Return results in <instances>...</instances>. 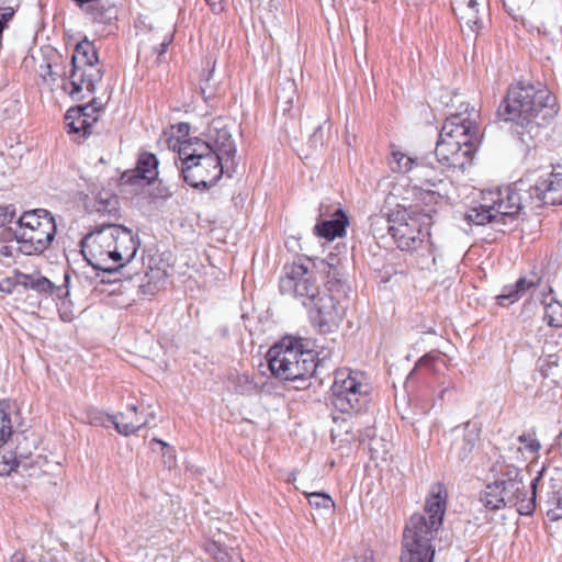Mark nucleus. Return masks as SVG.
<instances>
[{"label": "nucleus", "mask_w": 562, "mask_h": 562, "mask_svg": "<svg viewBox=\"0 0 562 562\" xmlns=\"http://www.w3.org/2000/svg\"><path fill=\"white\" fill-rule=\"evenodd\" d=\"M557 113L554 100L546 86L524 81L509 86L497 110L499 120L510 122L513 133L526 145L539 135L541 125Z\"/></svg>", "instance_id": "nucleus-1"}, {"label": "nucleus", "mask_w": 562, "mask_h": 562, "mask_svg": "<svg viewBox=\"0 0 562 562\" xmlns=\"http://www.w3.org/2000/svg\"><path fill=\"white\" fill-rule=\"evenodd\" d=\"M452 102L459 103L460 111L450 113L446 119L435 155L440 165L462 169L473 160L479 144V131L473 117L474 109L460 100V95H456Z\"/></svg>", "instance_id": "nucleus-2"}, {"label": "nucleus", "mask_w": 562, "mask_h": 562, "mask_svg": "<svg viewBox=\"0 0 562 562\" xmlns=\"http://www.w3.org/2000/svg\"><path fill=\"white\" fill-rule=\"evenodd\" d=\"M138 246L132 231L122 225L108 224L83 238L81 251L95 270L112 274L135 258Z\"/></svg>", "instance_id": "nucleus-3"}, {"label": "nucleus", "mask_w": 562, "mask_h": 562, "mask_svg": "<svg viewBox=\"0 0 562 562\" xmlns=\"http://www.w3.org/2000/svg\"><path fill=\"white\" fill-rule=\"evenodd\" d=\"M169 148L181 161V175L186 183L194 189L206 190L215 186L224 172V162L198 137L170 138Z\"/></svg>", "instance_id": "nucleus-4"}, {"label": "nucleus", "mask_w": 562, "mask_h": 562, "mask_svg": "<svg viewBox=\"0 0 562 562\" xmlns=\"http://www.w3.org/2000/svg\"><path fill=\"white\" fill-rule=\"evenodd\" d=\"M531 180V176H528L513 186L482 191L479 205L465 213V221L473 225L513 222L522 210L520 192L527 190V182Z\"/></svg>", "instance_id": "nucleus-5"}, {"label": "nucleus", "mask_w": 562, "mask_h": 562, "mask_svg": "<svg viewBox=\"0 0 562 562\" xmlns=\"http://www.w3.org/2000/svg\"><path fill=\"white\" fill-rule=\"evenodd\" d=\"M269 369L278 379L304 381L316 370V353L302 338L286 336L274 344L267 353Z\"/></svg>", "instance_id": "nucleus-6"}, {"label": "nucleus", "mask_w": 562, "mask_h": 562, "mask_svg": "<svg viewBox=\"0 0 562 562\" xmlns=\"http://www.w3.org/2000/svg\"><path fill=\"white\" fill-rule=\"evenodd\" d=\"M338 261L339 259L336 256L331 254L328 256V281L323 293L307 307L312 325L321 333L334 331L346 314L344 300L350 286L340 279V273L336 267Z\"/></svg>", "instance_id": "nucleus-7"}, {"label": "nucleus", "mask_w": 562, "mask_h": 562, "mask_svg": "<svg viewBox=\"0 0 562 562\" xmlns=\"http://www.w3.org/2000/svg\"><path fill=\"white\" fill-rule=\"evenodd\" d=\"M11 228L20 252L26 256L40 255L52 244L56 235V223L44 209L24 212Z\"/></svg>", "instance_id": "nucleus-8"}, {"label": "nucleus", "mask_w": 562, "mask_h": 562, "mask_svg": "<svg viewBox=\"0 0 562 562\" xmlns=\"http://www.w3.org/2000/svg\"><path fill=\"white\" fill-rule=\"evenodd\" d=\"M446 512V496L439 487L425 504V514H414L403 533V548H417L434 551L431 544L435 532L440 528Z\"/></svg>", "instance_id": "nucleus-9"}, {"label": "nucleus", "mask_w": 562, "mask_h": 562, "mask_svg": "<svg viewBox=\"0 0 562 562\" xmlns=\"http://www.w3.org/2000/svg\"><path fill=\"white\" fill-rule=\"evenodd\" d=\"M330 392L335 409L347 415L363 411L371 401V387L366 374L349 368L334 372Z\"/></svg>", "instance_id": "nucleus-10"}, {"label": "nucleus", "mask_w": 562, "mask_h": 562, "mask_svg": "<svg viewBox=\"0 0 562 562\" xmlns=\"http://www.w3.org/2000/svg\"><path fill=\"white\" fill-rule=\"evenodd\" d=\"M102 77L103 71L93 43L88 40L79 42L71 57V68L67 81L64 82V89L74 99L83 90L93 93Z\"/></svg>", "instance_id": "nucleus-11"}, {"label": "nucleus", "mask_w": 562, "mask_h": 562, "mask_svg": "<svg viewBox=\"0 0 562 562\" xmlns=\"http://www.w3.org/2000/svg\"><path fill=\"white\" fill-rule=\"evenodd\" d=\"M492 472L495 476V484L499 485L502 497L508 507H516L519 515H531L536 508V488L540 476L531 480L530 491L526 488L521 471L505 462H496Z\"/></svg>", "instance_id": "nucleus-12"}, {"label": "nucleus", "mask_w": 562, "mask_h": 562, "mask_svg": "<svg viewBox=\"0 0 562 562\" xmlns=\"http://www.w3.org/2000/svg\"><path fill=\"white\" fill-rule=\"evenodd\" d=\"M280 292L300 302L306 310L323 293L316 273L305 265L294 262L284 267L279 282Z\"/></svg>", "instance_id": "nucleus-13"}, {"label": "nucleus", "mask_w": 562, "mask_h": 562, "mask_svg": "<svg viewBox=\"0 0 562 562\" xmlns=\"http://www.w3.org/2000/svg\"><path fill=\"white\" fill-rule=\"evenodd\" d=\"M432 224L431 210L411 207L404 211L393 228V239L401 250H416L429 235Z\"/></svg>", "instance_id": "nucleus-14"}, {"label": "nucleus", "mask_w": 562, "mask_h": 562, "mask_svg": "<svg viewBox=\"0 0 562 562\" xmlns=\"http://www.w3.org/2000/svg\"><path fill=\"white\" fill-rule=\"evenodd\" d=\"M412 180L416 188H419L425 198L429 200L438 199H453V186L446 181L441 176L430 166L417 161L413 172Z\"/></svg>", "instance_id": "nucleus-15"}, {"label": "nucleus", "mask_w": 562, "mask_h": 562, "mask_svg": "<svg viewBox=\"0 0 562 562\" xmlns=\"http://www.w3.org/2000/svg\"><path fill=\"white\" fill-rule=\"evenodd\" d=\"M16 284L22 285L26 290H32L44 297L54 300H64L69 296L70 274L65 272L64 283L56 285L40 272L15 274Z\"/></svg>", "instance_id": "nucleus-16"}, {"label": "nucleus", "mask_w": 562, "mask_h": 562, "mask_svg": "<svg viewBox=\"0 0 562 562\" xmlns=\"http://www.w3.org/2000/svg\"><path fill=\"white\" fill-rule=\"evenodd\" d=\"M528 191L531 199L536 198L542 204H562V172L541 175Z\"/></svg>", "instance_id": "nucleus-17"}, {"label": "nucleus", "mask_w": 562, "mask_h": 562, "mask_svg": "<svg viewBox=\"0 0 562 562\" xmlns=\"http://www.w3.org/2000/svg\"><path fill=\"white\" fill-rule=\"evenodd\" d=\"M99 111L100 108L97 106L94 100L83 105L70 108L65 114V124L68 133H81L82 136L90 135L93 124L98 121Z\"/></svg>", "instance_id": "nucleus-18"}, {"label": "nucleus", "mask_w": 562, "mask_h": 562, "mask_svg": "<svg viewBox=\"0 0 562 562\" xmlns=\"http://www.w3.org/2000/svg\"><path fill=\"white\" fill-rule=\"evenodd\" d=\"M469 427L470 424L467 423L463 427H456L451 431L453 441L450 447L449 458L459 463L468 461L479 438L477 429L475 427L469 429Z\"/></svg>", "instance_id": "nucleus-19"}, {"label": "nucleus", "mask_w": 562, "mask_h": 562, "mask_svg": "<svg viewBox=\"0 0 562 562\" xmlns=\"http://www.w3.org/2000/svg\"><path fill=\"white\" fill-rule=\"evenodd\" d=\"M15 412L14 405L7 400H0V448L12 434V415ZM19 467L16 457L0 454V474L10 473Z\"/></svg>", "instance_id": "nucleus-20"}, {"label": "nucleus", "mask_w": 562, "mask_h": 562, "mask_svg": "<svg viewBox=\"0 0 562 562\" xmlns=\"http://www.w3.org/2000/svg\"><path fill=\"white\" fill-rule=\"evenodd\" d=\"M106 418L114 425L119 434L130 436L148 425L150 420L155 418V414L148 413L143 417L137 414V406L135 404H130L127 405L125 413L108 415Z\"/></svg>", "instance_id": "nucleus-21"}, {"label": "nucleus", "mask_w": 562, "mask_h": 562, "mask_svg": "<svg viewBox=\"0 0 562 562\" xmlns=\"http://www.w3.org/2000/svg\"><path fill=\"white\" fill-rule=\"evenodd\" d=\"M203 144H206L210 153H214L223 162L233 160L236 155V145L227 128L210 127L207 140H203Z\"/></svg>", "instance_id": "nucleus-22"}, {"label": "nucleus", "mask_w": 562, "mask_h": 562, "mask_svg": "<svg viewBox=\"0 0 562 562\" xmlns=\"http://www.w3.org/2000/svg\"><path fill=\"white\" fill-rule=\"evenodd\" d=\"M541 278L537 273L519 278L514 284L505 285L496 296L499 306L507 307L519 301L528 290L536 288Z\"/></svg>", "instance_id": "nucleus-23"}, {"label": "nucleus", "mask_w": 562, "mask_h": 562, "mask_svg": "<svg viewBox=\"0 0 562 562\" xmlns=\"http://www.w3.org/2000/svg\"><path fill=\"white\" fill-rule=\"evenodd\" d=\"M157 168V157L154 154L144 153L139 156L136 168L124 172L122 180L126 183H134L137 179L150 183L158 175Z\"/></svg>", "instance_id": "nucleus-24"}, {"label": "nucleus", "mask_w": 562, "mask_h": 562, "mask_svg": "<svg viewBox=\"0 0 562 562\" xmlns=\"http://www.w3.org/2000/svg\"><path fill=\"white\" fill-rule=\"evenodd\" d=\"M349 220L346 213L338 207L334 212L331 220L323 221L315 226L316 234L327 240H334L336 237H341L346 234Z\"/></svg>", "instance_id": "nucleus-25"}, {"label": "nucleus", "mask_w": 562, "mask_h": 562, "mask_svg": "<svg viewBox=\"0 0 562 562\" xmlns=\"http://www.w3.org/2000/svg\"><path fill=\"white\" fill-rule=\"evenodd\" d=\"M480 502L490 510H498L508 507L504 497H502L499 485L495 484V482L487 484L485 490L481 492Z\"/></svg>", "instance_id": "nucleus-26"}, {"label": "nucleus", "mask_w": 562, "mask_h": 562, "mask_svg": "<svg viewBox=\"0 0 562 562\" xmlns=\"http://www.w3.org/2000/svg\"><path fill=\"white\" fill-rule=\"evenodd\" d=\"M85 10L90 18L98 23L108 24L116 16V10L111 5H103L100 0H93L85 4Z\"/></svg>", "instance_id": "nucleus-27"}, {"label": "nucleus", "mask_w": 562, "mask_h": 562, "mask_svg": "<svg viewBox=\"0 0 562 562\" xmlns=\"http://www.w3.org/2000/svg\"><path fill=\"white\" fill-rule=\"evenodd\" d=\"M417 161L418 160L416 158H413L400 150H393L390 167L396 172L412 173Z\"/></svg>", "instance_id": "nucleus-28"}, {"label": "nucleus", "mask_w": 562, "mask_h": 562, "mask_svg": "<svg viewBox=\"0 0 562 562\" xmlns=\"http://www.w3.org/2000/svg\"><path fill=\"white\" fill-rule=\"evenodd\" d=\"M231 381L234 387V391L241 395H250L256 394L260 391L259 385L254 381V379L246 374H235L231 376Z\"/></svg>", "instance_id": "nucleus-29"}, {"label": "nucleus", "mask_w": 562, "mask_h": 562, "mask_svg": "<svg viewBox=\"0 0 562 562\" xmlns=\"http://www.w3.org/2000/svg\"><path fill=\"white\" fill-rule=\"evenodd\" d=\"M370 231L375 238L384 237L385 233L393 237V228L396 222H392L391 218L384 215L374 214L370 216Z\"/></svg>", "instance_id": "nucleus-30"}, {"label": "nucleus", "mask_w": 562, "mask_h": 562, "mask_svg": "<svg viewBox=\"0 0 562 562\" xmlns=\"http://www.w3.org/2000/svg\"><path fill=\"white\" fill-rule=\"evenodd\" d=\"M205 550L216 560V562H234L233 557H240L235 550H228L216 541H209L205 544Z\"/></svg>", "instance_id": "nucleus-31"}, {"label": "nucleus", "mask_w": 562, "mask_h": 562, "mask_svg": "<svg viewBox=\"0 0 562 562\" xmlns=\"http://www.w3.org/2000/svg\"><path fill=\"white\" fill-rule=\"evenodd\" d=\"M434 551L417 548H403L401 562H432Z\"/></svg>", "instance_id": "nucleus-32"}, {"label": "nucleus", "mask_w": 562, "mask_h": 562, "mask_svg": "<svg viewBox=\"0 0 562 562\" xmlns=\"http://www.w3.org/2000/svg\"><path fill=\"white\" fill-rule=\"evenodd\" d=\"M543 318L551 327H562V305L559 302L547 303Z\"/></svg>", "instance_id": "nucleus-33"}, {"label": "nucleus", "mask_w": 562, "mask_h": 562, "mask_svg": "<svg viewBox=\"0 0 562 562\" xmlns=\"http://www.w3.org/2000/svg\"><path fill=\"white\" fill-rule=\"evenodd\" d=\"M308 504L317 509L331 510L335 506L333 498L324 492L305 493Z\"/></svg>", "instance_id": "nucleus-34"}, {"label": "nucleus", "mask_w": 562, "mask_h": 562, "mask_svg": "<svg viewBox=\"0 0 562 562\" xmlns=\"http://www.w3.org/2000/svg\"><path fill=\"white\" fill-rule=\"evenodd\" d=\"M479 1L477 0H469L462 11H473V20L468 19V27L477 33L482 29V21L479 16Z\"/></svg>", "instance_id": "nucleus-35"}, {"label": "nucleus", "mask_w": 562, "mask_h": 562, "mask_svg": "<svg viewBox=\"0 0 562 562\" xmlns=\"http://www.w3.org/2000/svg\"><path fill=\"white\" fill-rule=\"evenodd\" d=\"M518 440L522 445L519 450L526 451L530 456H536L541 448L539 440L530 434L520 435Z\"/></svg>", "instance_id": "nucleus-36"}, {"label": "nucleus", "mask_w": 562, "mask_h": 562, "mask_svg": "<svg viewBox=\"0 0 562 562\" xmlns=\"http://www.w3.org/2000/svg\"><path fill=\"white\" fill-rule=\"evenodd\" d=\"M552 501L555 503V506L549 508L547 515L551 519H559L562 517V488L557 493Z\"/></svg>", "instance_id": "nucleus-37"}, {"label": "nucleus", "mask_w": 562, "mask_h": 562, "mask_svg": "<svg viewBox=\"0 0 562 562\" xmlns=\"http://www.w3.org/2000/svg\"><path fill=\"white\" fill-rule=\"evenodd\" d=\"M58 301H59V303L57 305H58L60 318L64 322H70L74 318V313L70 308L68 297H66L64 300H58Z\"/></svg>", "instance_id": "nucleus-38"}, {"label": "nucleus", "mask_w": 562, "mask_h": 562, "mask_svg": "<svg viewBox=\"0 0 562 562\" xmlns=\"http://www.w3.org/2000/svg\"><path fill=\"white\" fill-rule=\"evenodd\" d=\"M99 204H100V206L98 207L99 212L111 213L113 211H116L117 199L114 195H109L104 201L100 200Z\"/></svg>", "instance_id": "nucleus-39"}, {"label": "nucleus", "mask_w": 562, "mask_h": 562, "mask_svg": "<svg viewBox=\"0 0 562 562\" xmlns=\"http://www.w3.org/2000/svg\"><path fill=\"white\" fill-rule=\"evenodd\" d=\"M15 217L14 210L10 206L0 207V227L12 224Z\"/></svg>", "instance_id": "nucleus-40"}, {"label": "nucleus", "mask_w": 562, "mask_h": 562, "mask_svg": "<svg viewBox=\"0 0 562 562\" xmlns=\"http://www.w3.org/2000/svg\"><path fill=\"white\" fill-rule=\"evenodd\" d=\"M310 143L315 148L324 145V125L323 124L317 125L314 133L310 137Z\"/></svg>", "instance_id": "nucleus-41"}, {"label": "nucleus", "mask_w": 562, "mask_h": 562, "mask_svg": "<svg viewBox=\"0 0 562 562\" xmlns=\"http://www.w3.org/2000/svg\"><path fill=\"white\" fill-rule=\"evenodd\" d=\"M340 437H341L340 430L338 428H333L331 429V440L334 443H336L337 441L350 443L355 439V436L349 432V428H346V430H345V438H340Z\"/></svg>", "instance_id": "nucleus-42"}, {"label": "nucleus", "mask_w": 562, "mask_h": 562, "mask_svg": "<svg viewBox=\"0 0 562 562\" xmlns=\"http://www.w3.org/2000/svg\"><path fill=\"white\" fill-rule=\"evenodd\" d=\"M14 11L12 8H0V23L5 29L8 22L12 19Z\"/></svg>", "instance_id": "nucleus-43"}, {"label": "nucleus", "mask_w": 562, "mask_h": 562, "mask_svg": "<svg viewBox=\"0 0 562 562\" xmlns=\"http://www.w3.org/2000/svg\"><path fill=\"white\" fill-rule=\"evenodd\" d=\"M172 37H173V36H172L171 32H170V31H168V32L164 35L162 41H161V43H160V45H159V48H156V47L154 48V49H155V52H157L159 56H160V55H162V54H165V52L167 50L168 46H169V45H170V43L172 42Z\"/></svg>", "instance_id": "nucleus-44"}, {"label": "nucleus", "mask_w": 562, "mask_h": 562, "mask_svg": "<svg viewBox=\"0 0 562 562\" xmlns=\"http://www.w3.org/2000/svg\"><path fill=\"white\" fill-rule=\"evenodd\" d=\"M431 360H432L431 355H425L424 357H422L419 359V361L416 363L414 370L411 372L409 376H412L414 374V372L416 370H418L420 367L429 364Z\"/></svg>", "instance_id": "nucleus-45"}, {"label": "nucleus", "mask_w": 562, "mask_h": 562, "mask_svg": "<svg viewBox=\"0 0 562 562\" xmlns=\"http://www.w3.org/2000/svg\"><path fill=\"white\" fill-rule=\"evenodd\" d=\"M10 562H25L24 553L20 551L14 552L10 558Z\"/></svg>", "instance_id": "nucleus-46"}, {"label": "nucleus", "mask_w": 562, "mask_h": 562, "mask_svg": "<svg viewBox=\"0 0 562 562\" xmlns=\"http://www.w3.org/2000/svg\"><path fill=\"white\" fill-rule=\"evenodd\" d=\"M45 67L47 69V72H45L44 76H49L52 78V80L55 81L57 79L58 75L52 70V65L46 64Z\"/></svg>", "instance_id": "nucleus-47"}, {"label": "nucleus", "mask_w": 562, "mask_h": 562, "mask_svg": "<svg viewBox=\"0 0 562 562\" xmlns=\"http://www.w3.org/2000/svg\"><path fill=\"white\" fill-rule=\"evenodd\" d=\"M461 20L464 21V23L468 25V19L473 20V11H463L462 15L460 16Z\"/></svg>", "instance_id": "nucleus-48"}, {"label": "nucleus", "mask_w": 562, "mask_h": 562, "mask_svg": "<svg viewBox=\"0 0 562 562\" xmlns=\"http://www.w3.org/2000/svg\"><path fill=\"white\" fill-rule=\"evenodd\" d=\"M345 562H370L366 557H356L352 559H346Z\"/></svg>", "instance_id": "nucleus-49"}, {"label": "nucleus", "mask_w": 562, "mask_h": 562, "mask_svg": "<svg viewBox=\"0 0 562 562\" xmlns=\"http://www.w3.org/2000/svg\"><path fill=\"white\" fill-rule=\"evenodd\" d=\"M154 441L161 445L162 447H168V445L166 442H164L162 440L154 439Z\"/></svg>", "instance_id": "nucleus-50"}, {"label": "nucleus", "mask_w": 562, "mask_h": 562, "mask_svg": "<svg viewBox=\"0 0 562 562\" xmlns=\"http://www.w3.org/2000/svg\"><path fill=\"white\" fill-rule=\"evenodd\" d=\"M148 286H149L148 293H154V290H156V286L151 288L150 284H148ZM143 293H147V291L143 290Z\"/></svg>", "instance_id": "nucleus-51"}, {"label": "nucleus", "mask_w": 562, "mask_h": 562, "mask_svg": "<svg viewBox=\"0 0 562 562\" xmlns=\"http://www.w3.org/2000/svg\"><path fill=\"white\" fill-rule=\"evenodd\" d=\"M233 558H234V562H244L241 557H233Z\"/></svg>", "instance_id": "nucleus-52"}, {"label": "nucleus", "mask_w": 562, "mask_h": 562, "mask_svg": "<svg viewBox=\"0 0 562 562\" xmlns=\"http://www.w3.org/2000/svg\"><path fill=\"white\" fill-rule=\"evenodd\" d=\"M338 419H339V418H338L337 416H333V420H334V423H335L337 426H338Z\"/></svg>", "instance_id": "nucleus-53"}, {"label": "nucleus", "mask_w": 562, "mask_h": 562, "mask_svg": "<svg viewBox=\"0 0 562 562\" xmlns=\"http://www.w3.org/2000/svg\"><path fill=\"white\" fill-rule=\"evenodd\" d=\"M447 390H448V389H443V390H441V392H440V397H442V396H443V393H445Z\"/></svg>", "instance_id": "nucleus-54"}, {"label": "nucleus", "mask_w": 562, "mask_h": 562, "mask_svg": "<svg viewBox=\"0 0 562 562\" xmlns=\"http://www.w3.org/2000/svg\"><path fill=\"white\" fill-rule=\"evenodd\" d=\"M294 480H295L294 474H291V477L289 479V481H294Z\"/></svg>", "instance_id": "nucleus-55"}]
</instances>
